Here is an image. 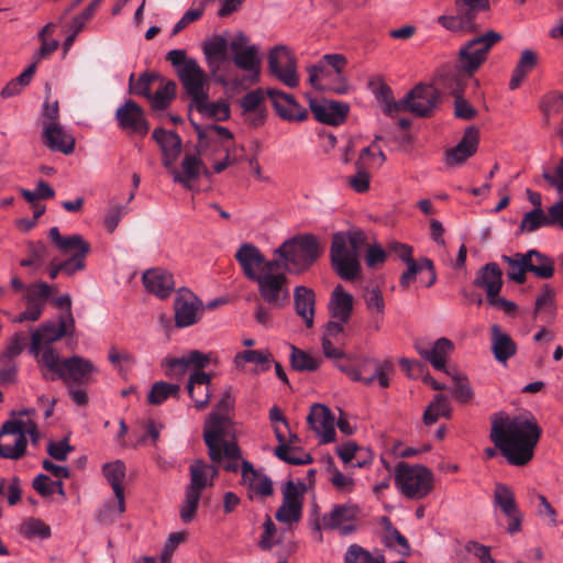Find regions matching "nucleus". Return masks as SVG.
<instances>
[{
  "label": "nucleus",
  "mask_w": 563,
  "mask_h": 563,
  "mask_svg": "<svg viewBox=\"0 0 563 563\" xmlns=\"http://www.w3.org/2000/svg\"><path fill=\"white\" fill-rule=\"evenodd\" d=\"M541 428L531 417L496 415L492 420L489 438L510 465H527L534 455Z\"/></svg>",
  "instance_id": "nucleus-1"
},
{
  "label": "nucleus",
  "mask_w": 563,
  "mask_h": 563,
  "mask_svg": "<svg viewBox=\"0 0 563 563\" xmlns=\"http://www.w3.org/2000/svg\"><path fill=\"white\" fill-rule=\"evenodd\" d=\"M366 245V235L362 230L342 231L332 235L331 265L343 280H354L358 277L360 252Z\"/></svg>",
  "instance_id": "nucleus-2"
},
{
  "label": "nucleus",
  "mask_w": 563,
  "mask_h": 563,
  "mask_svg": "<svg viewBox=\"0 0 563 563\" xmlns=\"http://www.w3.org/2000/svg\"><path fill=\"white\" fill-rule=\"evenodd\" d=\"M501 40L503 35L499 32L489 30L485 34L465 42L459 49L455 59V69L441 76V79L451 81L455 78H463L465 82H467V80L473 77V75L487 60L489 51L493 46Z\"/></svg>",
  "instance_id": "nucleus-3"
},
{
  "label": "nucleus",
  "mask_w": 563,
  "mask_h": 563,
  "mask_svg": "<svg viewBox=\"0 0 563 563\" xmlns=\"http://www.w3.org/2000/svg\"><path fill=\"white\" fill-rule=\"evenodd\" d=\"M42 361L40 371L45 380L60 379L67 385H89L92 382L91 375L98 372L90 360L79 355L60 358L47 351Z\"/></svg>",
  "instance_id": "nucleus-4"
},
{
  "label": "nucleus",
  "mask_w": 563,
  "mask_h": 563,
  "mask_svg": "<svg viewBox=\"0 0 563 563\" xmlns=\"http://www.w3.org/2000/svg\"><path fill=\"white\" fill-rule=\"evenodd\" d=\"M227 418L219 413H212L206 421L203 440L208 448V455L212 463H222L228 472L239 471V461L242 452L236 442L224 439V424Z\"/></svg>",
  "instance_id": "nucleus-5"
},
{
  "label": "nucleus",
  "mask_w": 563,
  "mask_h": 563,
  "mask_svg": "<svg viewBox=\"0 0 563 563\" xmlns=\"http://www.w3.org/2000/svg\"><path fill=\"white\" fill-rule=\"evenodd\" d=\"M48 238L63 255L69 257L60 263L51 262L48 276L55 279L60 272L71 276L86 267V257L90 253V244L79 234L62 236L57 227L49 229Z\"/></svg>",
  "instance_id": "nucleus-6"
},
{
  "label": "nucleus",
  "mask_w": 563,
  "mask_h": 563,
  "mask_svg": "<svg viewBox=\"0 0 563 563\" xmlns=\"http://www.w3.org/2000/svg\"><path fill=\"white\" fill-rule=\"evenodd\" d=\"M280 267L292 274L306 272L320 256L321 249L313 234H300L285 241L274 251Z\"/></svg>",
  "instance_id": "nucleus-7"
},
{
  "label": "nucleus",
  "mask_w": 563,
  "mask_h": 563,
  "mask_svg": "<svg viewBox=\"0 0 563 563\" xmlns=\"http://www.w3.org/2000/svg\"><path fill=\"white\" fill-rule=\"evenodd\" d=\"M489 10V0H454V13L439 16L438 22L451 32L477 33V15Z\"/></svg>",
  "instance_id": "nucleus-8"
},
{
  "label": "nucleus",
  "mask_w": 563,
  "mask_h": 563,
  "mask_svg": "<svg viewBox=\"0 0 563 563\" xmlns=\"http://www.w3.org/2000/svg\"><path fill=\"white\" fill-rule=\"evenodd\" d=\"M395 483L400 493L409 499H422L433 489V474L423 465L398 463Z\"/></svg>",
  "instance_id": "nucleus-9"
},
{
  "label": "nucleus",
  "mask_w": 563,
  "mask_h": 563,
  "mask_svg": "<svg viewBox=\"0 0 563 563\" xmlns=\"http://www.w3.org/2000/svg\"><path fill=\"white\" fill-rule=\"evenodd\" d=\"M75 329H71L64 317H59L58 322H47L41 324L31 335L29 352L37 362L38 368L43 366V356L51 351L54 355H59L52 346V343L66 335H73Z\"/></svg>",
  "instance_id": "nucleus-10"
},
{
  "label": "nucleus",
  "mask_w": 563,
  "mask_h": 563,
  "mask_svg": "<svg viewBox=\"0 0 563 563\" xmlns=\"http://www.w3.org/2000/svg\"><path fill=\"white\" fill-rule=\"evenodd\" d=\"M102 472L113 489L117 508H114L113 501L106 504L98 514V520L103 523H110L125 512L124 488L122 485L125 478V464L121 460L106 463Z\"/></svg>",
  "instance_id": "nucleus-11"
},
{
  "label": "nucleus",
  "mask_w": 563,
  "mask_h": 563,
  "mask_svg": "<svg viewBox=\"0 0 563 563\" xmlns=\"http://www.w3.org/2000/svg\"><path fill=\"white\" fill-rule=\"evenodd\" d=\"M254 282L258 294L271 308H283L289 299L288 278L284 272L267 271Z\"/></svg>",
  "instance_id": "nucleus-12"
},
{
  "label": "nucleus",
  "mask_w": 563,
  "mask_h": 563,
  "mask_svg": "<svg viewBox=\"0 0 563 563\" xmlns=\"http://www.w3.org/2000/svg\"><path fill=\"white\" fill-rule=\"evenodd\" d=\"M268 70L289 88L299 85L297 59L286 45H276L268 53Z\"/></svg>",
  "instance_id": "nucleus-13"
},
{
  "label": "nucleus",
  "mask_w": 563,
  "mask_h": 563,
  "mask_svg": "<svg viewBox=\"0 0 563 563\" xmlns=\"http://www.w3.org/2000/svg\"><path fill=\"white\" fill-rule=\"evenodd\" d=\"M245 277L255 280L262 273L280 268L278 260H266L260 249L251 243H243L235 253Z\"/></svg>",
  "instance_id": "nucleus-14"
},
{
  "label": "nucleus",
  "mask_w": 563,
  "mask_h": 563,
  "mask_svg": "<svg viewBox=\"0 0 563 563\" xmlns=\"http://www.w3.org/2000/svg\"><path fill=\"white\" fill-rule=\"evenodd\" d=\"M358 508L351 504L334 505L332 509L324 514L321 519L313 522V529L318 532L321 529L336 530L339 529L341 534L347 536L355 530L354 521L356 520ZM319 540H322V534L319 533Z\"/></svg>",
  "instance_id": "nucleus-15"
},
{
  "label": "nucleus",
  "mask_w": 563,
  "mask_h": 563,
  "mask_svg": "<svg viewBox=\"0 0 563 563\" xmlns=\"http://www.w3.org/2000/svg\"><path fill=\"white\" fill-rule=\"evenodd\" d=\"M440 93L432 85H417L402 98L401 111H408L419 118H428L433 113Z\"/></svg>",
  "instance_id": "nucleus-16"
},
{
  "label": "nucleus",
  "mask_w": 563,
  "mask_h": 563,
  "mask_svg": "<svg viewBox=\"0 0 563 563\" xmlns=\"http://www.w3.org/2000/svg\"><path fill=\"white\" fill-rule=\"evenodd\" d=\"M306 485L301 482L295 484L288 481L283 486V503L276 511V519L286 525H294L301 519L302 499Z\"/></svg>",
  "instance_id": "nucleus-17"
},
{
  "label": "nucleus",
  "mask_w": 563,
  "mask_h": 563,
  "mask_svg": "<svg viewBox=\"0 0 563 563\" xmlns=\"http://www.w3.org/2000/svg\"><path fill=\"white\" fill-rule=\"evenodd\" d=\"M250 38L243 32H238L230 43L232 60L235 67L250 71L257 80L261 70V58L258 57V47L247 45Z\"/></svg>",
  "instance_id": "nucleus-18"
},
{
  "label": "nucleus",
  "mask_w": 563,
  "mask_h": 563,
  "mask_svg": "<svg viewBox=\"0 0 563 563\" xmlns=\"http://www.w3.org/2000/svg\"><path fill=\"white\" fill-rule=\"evenodd\" d=\"M177 76L185 93L190 98V103L199 101L209 92L208 76L195 58H190L183 68L178 69Z\"/></svg>",
  "instance_id": "nucleus-19"
},
{
  "label": "nucleus",
  "mask_w": 563,
  "mask_h": 563,
  "mask_svg": "<svg viewBox=\"0 0 563 563\" xmlns=\"http://www.w3.org/2000/svg\"><path fill=\"white\" fill-rule=\"evenodd\" d=\"M174 308L175 323L178 328L197 323L203 312L202 301L187 288L178 289Z\"/></svg>",
  "instance_id": "nucleus-20"
},
{
  "label": "nucleus",
  "mask_w": 563,
  "mask_h": 563,
  "mask_svg": "<svg viewBox=\"0 0 563 563\" xmlns=\"http://www.w3.org/2000/svg\"><path fill=\"white\" fill-rule=\"evenodd\" d=\"M494 505L508 518L507 532L515 534L521 530L523 515L517 506L512 489L501 483L495 485Z\"/></svg>",
  "instance_id": "nucleus-21"
},
{
  "label": "nucleus",
  "mask_w": 563,
  "mask_h": 563,
  "mask_svg": "<svg viewBox=\"0 0 563 563\" xmlns=\"http://www.w3.org/2000/svg\"><path fill=\"white\" fill-rule=\"evenodd\" d=\"M309 109L318 122L336 126L345 121L350 107L342 101L309 98Z\"/></svg>",
  "instance_id": "nucleus-22"
},
{
  "label": "nucleus",
  "mask_w": 563,
  "mask_h": 563,
  "mask_svg": "<svg viewBox=\"0 0 563 563\" xmlns=\"http://www.w3.org/2000/svg\"><path fill=\"white\" fill-rule=\"evenodd\" d=\"M267 96L280 119L288 122H302L308 119V110L292 95L272 88L267 90Z\"/></svg>",
  "instance_id": "nucleus-23"
},
{
  "label": "nucleus",
  "mask_w": 563,
  "mask_h": 563,
  "mask_svg": "<svg viewBox=\"0 0 563 563\" xmlns=\"http://www.w3.org/2000/svg\"><path fill=\"white\" fill-rule=\"evenodd\" d=\"M307 423L320 437L321 443L335 440L334 417L327 406L313 404L307 416Z\"/></svg>",
  "instance_id": "nucleus-24"
},
{
  "label": "nucleus",
  "mask_w": 563,
  "mask_h": 563,
  "mask_svg": "<svg viewBox=\"0 0 563 563\" xmlns=\"http://www.w3.org/2000/svg\"><path fill=\"white\" fill-rule=\"evenodd\" d=\"M115 118L119 126L123 130H131L141 135H146L150 130L142 108L131 99L117 109Z\"/></svg>",
  "instance_id": "nucleus-25"
},
{
  "label": "nucleus",
  "mask_w": 563,
  "mask_h": 563,
  "mask_svg": "<svg viewBox=\"0 0 563 563\" xmlns=\"http://www.w3.org/2000/svg\"><path fill=\"white\" fill-rule=\"evenodd\" d=\"M478 143V129L475 126L467 128L460 142L453 148L445 152L446 165L456 166L465 163L476 153Z\"/></svg>",
  "instance_id": "nucleus-26"
},
{
  "label": "nucleus",
  "mask_w": 563,
  "mask_h": 563,
  "mask_svg": "<svg viewBox=\"0 0 563 563\" xmlns=\"http://www.w3.org/2000/svg\"><path fill=\"white\" fill-rule=\"evenodd\" d=\"M336 367L354 382H361L364 385L369 386L377 380L382 388L389 387L388 375L394 369V365L390 361H384L383 364H377L376 371L371 375H363L362 372L357 369V365L350 363L336 364Z\"/></svg>",
  "instance_id": "nucleus-27"
},
{
  "label": "nucleus",
  "mask_w": 563,
  "mask_h": 563,
  "mask_svg": "<svg viewBox=\"0 0 563 563\" xmlns=\"http://www.w3.org/2000/svg\"><path fill=\"white\" fill-rule=\"evenodd\" d=\"M219 475V470L214 464H209L203 460H195L189 466V484L186 489L201 495L207 487H212Z\"/></svg>",
  "instance_id": "nucleus-28"
},
{
  "label": "nucleus",
  "mask_w": 563,
  "mask_h": 563,
  "mask_svg": "<svg viewBox=\"0 0 563 563\" xmlns=\"http://www.w3.org/2000/svg\"><path fill=\"white\" fill-rule=\"evenodd\" d=\"M44 144L54 152L69 155L75 150V139L59 122H44Z\"/></svg>",
  "instance_id": "nucleus-29"
},
{
  "label": "nucleus",
  "mask_w": 563,
  "mask_h": 563,
  "mask_svg": "<svg viewBox=\"0 0 563 563\" xmlns=\"http://www.w3.org/2000/svg\"><path fill=\"white\" fill-rule=\"evenodd\" d=\"M294 308L296 314L303 321L307 329L314 324L316 292L307 286H296L294 289Z\"/></svg>",
  "instance_id": "nucleus-30"
},
{
  "label": "nucleus",
  "mask_w": 563,
  "mask_h": 563,
  "mask_svg": "<svg viewBox=\"0 0 563 563\" xmlns=\"http://www.w3.org/2000/svg\"><path fill=\"white\" fill-rule=\"evenodd\" d=\"M142 280L146 290L161 299L167 298L175 287L173 275L162 268L147 269Z\"/></svg>",
  "instance_id": "nucleus-31"
},
{
  "label": "nucleus",
  "mask_w": 563,
  "mask_h": 563,
  "mask_svg": "<svg viewBox=\"0 0 563 563\" xmlns=\"http://www.w3.org/2000/svg\"><path fill=\"white\" fill-rule=\"evenodd\" d=\"M441 85L449 89L455 97L454 100V115L463 120H472L476 115V109L463 98L464 89L467 85L463 78H455L454 80L441 79Z\"/></svg>",
  "instance_id": "nucleus-32"
},
{
  "label": "nucleus",
  "mask_w": 563,
  "mask_h": 563,
  "mask_svg": "<svg viewBox=\"0 0 563 563\" xmlns=\"http://www.w3.org/2000/svg\"><path fill=\"white\" fill-rule=\"evenodd\" d=\"M211 375L205 372H196L190 375L187 389L195 407L199 410L206 408L211 396Z\"/></svg>",
  "instance_id": "nucleus-33"
},
{
  "label": "nucleus",
  "mask_w": 563,
  "mask_h": 563,
  "mask_svg": "<svg viewBox=\"0 0 563 563\" xmlns=\"http://www.w3.org/2000/svg\"><path fill=\"white\" fill-rule=\"evenodd\" d=\"M183 172L172 169L173 179L175 183L181 184L187 189H192V181L198 179L201 170L209 176L203 162L197 155L186 154L181 162Z\"/></svg>",
  "instance_id": "nucleus-34"
},
{
  "label": "nucleus",
  "mask_w": 563,
  "mask_h": 563,
  "mask_svg": "<svg viewBox=\"0 0 563 563\" xmlns=\"http://www.w3.org/2000/svg\"><path fill=\"white\" fill-rule=\"evenodd\" d=\"M353 296L338 285L331 292L329 301V312L333 319L346 323L353 311Z\"/></svg>",
  "instance_id": "nucleus-35"
},
{
  "label": "nucleus",
  "mask_w": 563,
  "mask_h": 563,
  "mask_svg": "<svg viewBox=\"0 0 563 563\" xmlns=\"http://www.w3.org/2000/svg\"><path fill=\"white\" fill-rule=\"evenodd\" d=\"M503 272L496 263H487L484 265L475 280L474 285L477 287L485 288L486 297L493 298L495 295H499L503 287Z\"/></svg>",
  "instance_id": "nucleus-36"
},
{
  "label": "nucleus",
  "mask_w": 563,
  "mask_h": 563,
  "mask_svg": "<svg viewBox=\"0 0 563 563\" xmlns=\"http://www.w3.org/2000/svg\"><path fill=\"white\" fill-rule=\"evenodd\" d=\"M190 109H196L200 114L216 121H227L230 118V106L225 100L209 101V92L199 101L189 103Z\"/></svg>",
  "instance_id": "nucleus-37"
},
{
  "label": "nucleus",
  "mask_w": 563,
  "mask_h": 563,
  "mask_svg": "<svg viewBox=\"0 0 563 563\" xmlns=\"http://www.w3.org/2000/svg\"><path fill=\"white\" fill-rule=\"evenodd\" d=\"M307 71L309 75V84L317 90H330L339 95H344L349 91V85L344 78H340L333 86H327L321 82L322 79L329 77L330 75L329 70L322 62L307 67Z\"/></svg>",
  "instance_id": "nucleus-38"
},
{
  "label": "nucleus",
  "mask_w": 563,
  "mask_h": 563,
  "mask_svg": "<svg viewBox=\"0 0 563 563\" xmlns=\"http://www.w3.org/2000/svg\"><path fill=\"white\" fill-rule=\"evenodd\" d=\"M528 262L529 272L540 279H549L554 275V260L537 251L529 250L525 253Z\"/></svg>",
  "instance_id": "nucleus-39"
},
{
  "label": "nucleus",
  "mask_w": 563,
  "mask_h": 563,
  "mask_svg": "<svg viewBox=\"0 0 563 563\" xmlns=\"http://www.w3.org/2000/svg\"><path fill=\"white\" fill-rule=\"evenodd\" d=\"M273 361V354L268 350H244L236 353L233 358L236 368H243L246 363L255 364L256 373L268 371Z\"/></svg>",
  "instance_id": "nucleus-40"
},
{
  "label": "nucleus",
  "mask_w": 563,
  "mask_h": 563,
  "mask_svg": "<svg viewBox=\"0 0 563 563\" xmlns=\"http://www.w3.org/2000/svg\"><path fill=\"white\" fill-rule=\"evenodd\" d=\"M493 353L497 361L505 363L516 354L517 346L507 333L500 331L498 325H493Z\"/></svg>",
  "instance_id": "nucleus-41"
},
{
  "label": "nucleus",
  "mask_w": 563,
  "mask_h": 563,
  "mask_svg": "<svg viewBox=\"0 0 563 563\" xmlns=\"http://www.w3.org/2000/svg\"><path fill=\"white\" fill-rule=\"evenodd\" d=\"M152 137L157 142L165 157L176 159L180 154L181 139L176 132L157 128L153 131Z\"/></svg>",
  "instance_id": "nucleus-42"
},
{
  "label": "nucleus",
  "mask_w": 563,
  "mask_h": 563,
  "mask_svg": "<svg viewBox=\"0 0 563 563\" xmlns=\"http://www.w3.org/2000/svg\"><path fill=\"white\" fill-rule=\"evenodd\" d=\"M453 349L454 345L451 340L440 338L433 343V346L429 349L424 360L430 362L437 371H443L448 375H451V372L446 368V357Z\"/></svg>",
  "instance_id": "nucleus-43"
},
{
  "label": "nucleus",
  "mask_w": 563,
  "mask_h": 563,
  "mask_svg": "<svg viewBox=\"0 0 563 563\" xmlns=\"http://www.w3.org/2000/svg\"><path fill=\"white\" fill-rule=\"evenodd\" d=\"M228 47H230V44L222 35H214L206 41L202 45V52L208 66L211 67L214 63L219 64L227 60Z\"/></svg>",
  "instance_id": "nucleus-44"
},
{
  "label": "nucleus",
  "mask_w": 563,
  "mask_h": 563,
  "mask_svg": "<svg viewBox=\"0 0 563 563\" xmlns=\"http://www.w3.org/2000/svg\"><path fill=\"white\" fill-rule=\"evenodd\" d=\"M440 417L446 419L452 417V407L448 398L442 394H438L433 397L423 412L422 420L426 426H431L435 423Z\"/></svg>",
  "instance_id": "nucleus-45"
},
{
  "label": "nucleus",
  "mask_w": 563,
  "mask_h": 563,
  "mask_svg": "<svg viewBox=\"0 0 563 563\" xmlns=\"http://www.w3.org/2000/svg\"><path fill=\"white\" fill-rule=\"evenodd\" d=\"M407 271L404 272L400 276V286L404 288H407L410 286V284L413 282L416 275L418 272H421L423 269H427L429 273V280L427 282L426 286L431 287L437 279L434 265L431 260L423 258L419 264L416 263V261H411L409 265H407Z\"/></svg>",
  "instance_id": "nucleus-46"
},
{
  "label": "nucleus",
  "mask_w": 563,
  "mask_h": 563,
  "mask_svg": "<svg viewBox=\"0 0 563 563\" xmlns=\"http://www.w3.org/2000/svg\"><path fill=\"white\" fill-rule=\"evenodd\" d=\"M274 454L280 461L291 465H307L313 461L310 453L305 452L300 448L291 446L288 443L278 444L274 450Z\"/></svg>",
  "instance_id": "nucleus-47"
},
{
  "label": "nucleus",
  "mask_w": 563,
  "mask_h": 563,
  "mask_svg": "<svg viewBox=\"0 0 563 563\" xmlns=\"http://www.w3.org/2000/svg\"><path fill=\"white\" fill-rule=\"evenodd\" d=\"M56 23H47L40 32L38 38L41 41V47L33 55V63L37 66V63L42 59L49 57L59 46L58 41L48 40V35L53 34L56 30Z\"/></svg>",
  "instance_id": "nucleus-48"
},
{
  "label": "nucleus",
  "mask_w": 563,
  "mask_h": 563,
  "mask_svg": "<svg viewBox=\"0 0 563 563\" xmlns=\"http://www.w3.org/2000/svg\"><path fill=\"white\" fill-rule=\"evenodd\" d=\"M159 81L161 87L153 95H151L148 100L151 101L153 109L165 110L175 99L177 86L175 81L164 80L162 77Z\"/></svg>",
  "instance_id": "nucleus-49"
},
{
  "label": "nucleus",
  "mask_w": 563,
  "mask_h": 563,
  "mask_svg": "<svg viewBox=\"0 0 563 563\" xmlns=\"http://www.w3.org/2000/svg\"><path fill=\"white\" fill-rule=\"evenodd\" d=\"M555 225L554 217L549 212L545 214L542 208H534L527 212L520 223V230L522 232H532L541 227Z\"/></svg>",
  "instance_id": "nucleus-50"
},
{
  "label": "nucleus",
  "mask_w": 563,
  "mask_h": 563,
  "mask_svg": "<svg viewBox=\"0 0 563 563\" xmlns=\"http://www.w3.org/2000/svg\"><path fill=\"white\" fill-rule=\"evenodd\" d=\"M344 563H386L385 556L372 553L358 544H351L344 555Z\"/></svg>",
  "instance_id": "nucleus-51"
},
{
  "label": "nucleus",
  "mask_w": 563,
  "mask_h": 563,
  "mask_svg": "<svg viewBox=\"0 0 563 563\" xmlns=\"http://www.w3.org/2000/svg\"><path fill=\"white\" fill-rule=\"evenodd\" d=\"M501 258L509 266L507 272L508 278L517 284H523L526 282V274L529 272L525 254L517 253L514 256L503 255Z\"/></svg>",
  "instance_id": "nucleus-52"
},
{
  "label": "nucleus",
  "mask_w": 563,
  "mask_h": 563,
  "mask_svg": "<svg viewBox=\"0 0 563 563\" xmlns=\"http://www.w3.org/2000/svg\"><path fill=\"white\" fill-rule=\"evenodd\" d=\"M290 365L292 369L298 372H313L319 368L321 363L319 358L313 357L309 353L296 347L295 345H290Z\"/></svg>",
  "instance_id": "nucleus-53"
},
{
  "label": "nucleus",
  "mask_w": 563,
  "mask_h": 563,
  "mask_svg": "<svg viewBox=\"0 0 563 563\" xmlns=\"http://www.w3.org/2000/svg\"><path fill=\"white\" fill-rule=\"evenodd\" d=\"M161 76L156 73L145 71L137 80L134 82V74H131L129 78V89L131 93L143 96L145 98H151V88L152 85L156 81H159Z\"/></svg>",
  "instance_id": "nucleus-54"
},
{
  "label": "nucleus",
  "mask_w": 563,
  "mask_h": 563,
  "mask_svg": "<svg viewBox=\"0 0 563 563\" xmlns=\"http://www.w3.org/2000/svg\"><path fill=\"white\" fill-rule=\"evenodd\" d=\"M20 533L26 539H48L52 536V530L42 519L29 518L22 522Z\"/></svg>",
  "instance_id": "nucleus-55"
},
{
  "label": "nucleus",
  "mask_w": 563,
  "mask_h": 563,
  "mask_svg": "<svg viewBox=\"0 0 563 563\" xmlns=\"http://www.w3.org/2000/svg\"><path fill=\"white\" fill-rule=\"evenodd\" d=\"M179 385L166 382H156L147 396V401L151 405L158 406L172 396H177L179 393Z\"/></svg>",
  "instance_id": "nucleus-56"
},
{
  "label": "nucleus",
  "mask_w": 563,
  "mask_h": 563,
  "mask_svg": "<svg viewBox=\"0 0 563 563\" xmlns=\"http://www.w3.org/2000/svg\"><path fill=\"white\" fill-rule=\"evenodd\" d=\"M555 310V290L550 285L545 284L536 299L534 316L545 312L551 319H553Z\"/></svg>",
  "instance_id": "nucleus-57"
},
{
  "label": "nucleus",
  "mask_w": 563,
  "mask_h": 563,
  "mask_svg": "<svg viewBox=\"0 0 563 563\" xmlns=\"http://www.w3.org/2000/svg\"><path fill=\"white\" fill-rule=\"evenodd\" d=\"M51 294L52 289L49 285L44 282H38L26 287L23 299L25 303L45 307Z\"/></svg>",
  "instance_id": "nucleus-58"
},
{
  "label": "nucleus",
  "mask_w": 563,
  "mask_h": 563,
  "mask_svg": "<svg viewBox=\"0 0 563 563\" xmlns=\"http://www.w3.org/2000/svg\"><path fill=\"white\" fill-rule=\"evenodd\" d=\"M200 498L201 495L185 488V498L179 509V517L183 522L190 523L195 519Z\"/></svg>",
  "instance_id": "nucleus-59"
},
{
  "label": "nucleus",
  "mask_w": 563,
  "mask_h": 563,
  "mask_svg": "<svg viewBox=\"0 0 563 563\" xmlns=\"http://www.w3.org/2000/svg\"><path fill=\"white\" fill-rule=\"evenodd\" d=\"M27 252L29 256L20 262L22 267H40L44 264L47 256V247L43 242L29 243Z\"/></svg>",
  "instance_id": "nucleus-60"
},
{
  "label": "nucleus",
  "mask_w": 563,
  "mask_h": 563,
  "mask_svg": "<svg viewBox=\"0 0 563 563\" xmlns=\"http://www.w3.org/2000/svg\"><path fill=\"white\" fill-rule=\"evenodd\" d=\"M376 98L384 103V112L386 115L393 117L401 111L402 99L394 101L393 91L388 85L380 82L379 87L375 90Z\"/></svg>",
  "instance_id": "nucleus-61"
},
{
  "label": "nucleus",
  "mask_w": 563,
  "mask_h": 563,
  "mask_svg": "<svg viewBox=\"0 0 563 563\" xmlns=\"http://www.w3.org/2000/svg\"><path fill=\"white\" fill-rule=\"evenodd\" d=\"M374 150V144L361 150L354 164L356 173L371 174V170L376 167L377 155Z\"/></svg>",
  "instance_id": "nucleus-62"
},
{
  "label": "nucleus",
  "mask_w": 563,
  "mask_h": 563,
  "mask_svg": "<svg viewBox=\"0 0 563 563\" xmlns=\"http://www.w3.org/2000/svg\"><path fill=\"white\" fill-rule=\"evenodd\" d=\"M453 379L455 382V386L452 389L453 397L461 404L470 402L474 397V393L467 378L456 374L453 376Z\"/></svg>",
  "instance_id": "nucleus-63"
},
{
  "label": "nucleus",
  "mask_w": 563,
  "mask_h": 563,
  "mask_svg": "<svg viewBox=\"0 0 563 563\" xmlns=\"http://www.w3.org/2000/svg\"><path fill=\"white\" fill-rule=\"evenodd\" d=\"M544 180L553 187L559 194L563 192V157L559 161L553 172L544 170L542 174Z\"/></svg>",
  "instance_id": "nucleus-64"
}]
</instances>
